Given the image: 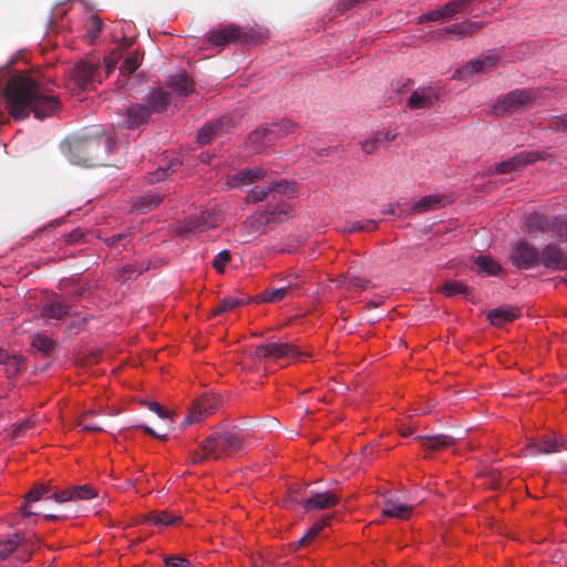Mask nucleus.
I'll return each instance as SVG.
<instances>
[{
	"mask_svg": "<svg viewBox=\"0 0 567 567\" xmlns=\"http://www.w3.org/2000/svg\"><path fill=\"white\" fill-rule=\"evenodd\" d=\"M84 234L80 229H73L70 234L66 236V243L75 244L82 239Z\"/></svg>",
	"mask_w": 567,
	"mask_h": 567,
	"instance_id": "338daca9",
	"label": "nucleus"
},
{
	"mask_svg": "<svg viewBox=\"0 0 567 567\" xmlns=\"http://www.w3.org/2000/svg\"><path fill=\"white\" fill-rule=\"evenodd\" d=\"M141 56L138 53H133L128 55L122 63L120 68V73L122 75L128 76L134 73L138 66L141 65Z\"/></svg>",
	"mask_w": 567,
	"mask_h": 567,
	"instance_id": "79ce46f5",
	"label": "nucleus"
},
{
	"mask_svg": "<svg viewBox=\"0 0 567 567\" xmlns=\"http://www.w3.org/2000/svg\"><path fill=\"white\" fill-rule=\"evenodd\" d=\"M540 265L547 269L567 270V255L557 245L549 244L540 251Z\"/></svg>",
	"mask_w": 567,
	"mask_h": 567,
	"instance_id": "f3484780",
	"label": "nucleus"
},
{
	"mask_svg": "<svg viewBox=\"0 0 567 567\" xmlns=\"http://www.w3.org/2000/svg\"><path fill=\"white\" fill-rule=\"evenodd\" d=\"M272 221H276L274 217L269 215V213L264 212L249 217L241 228L243 236L246 237V241H248L251 236L264 234L265 227Z\"/></svg>",
	"mask_w": 567,
	"mask_h": 567,
	"instance_id": "4be33fe9",
	"label": "nucleus"
},
{
	"mask_svg": "<svg viewBox=\"0 0 567 567\" xmlns=\"http://www.w3.org/2000/svg\"><path fill=\"white\" fill-rule=\"evenodd\" d=\"M245 446L246 440L231 430L216 431L199 443V449L207 450L215 461L231 457Z\"/></svg>",
	"mask_w": 567,
	"mask_h": 567,
	"instance_id": "20e7f679",
	"label": "nucleus"
},
{
	"mask_svg": "<svg viewBox=\"0 0 567 567\" xmlns=\"http://www.w3.org/2000/svg\"><path fill=\"white\" fill-rule=\"evenodd\" d=\"M377 135H380L381 137V143L382 142H392L398 136V133L396 132H393L391 130H386L382 133H378Z\"/></svg>",
	"mask_w": 567,
	"mask_h": 567,
	"instance_id": "774afa93",
	"label": "nucleus"
},
{
	"mask_svg": "<svg viewBox=\"0 0 567 567\" xmlns=\"http://www.w3.org/2000/svg\"><path fill=\"white\" fill-rule=\"evenodd\" d=\"M548 128L551 131H567V113L563 115L551 116L548 120Z\"/></svg>",
	"mask_w": 567,
	"mask_h": 567,
	"instance_id": "5fc2aeb1",
	"label": "nucleus"
},
{
	"mask_svg": "<svg viewBox=\"0 0 567 567\" xmlns=\"http://www.w3.org/2000/svg\"><path fill=\"white\" fill-rule=\"evenodd\" d=\"M220 404V398L217 395H204L197 399L189 410L183 424L198 423L206 416L213 414Z\"/></svg>",
	"mask_w": 567,
	"mask_h": 567,
	"instance_id": "9b49d317",
	"label": "nucleus"
},
{
	"mask_svg": "<svg viewBox=\"0 0 567 567\" xmlns=\"http://www.w3.org/2000/svg\"><path fill=\"white\" fill-rule=\"evenodd\" d=\"M301 491V487H291L288 492V496L286 498V503H292V504H301L302 501L298 498V494Z\"/></svg>",
	"mask_w": 567,
	"mask_h": 567,
	"instance_id": "680f3d73",
	"label": "nucleus"
},
{
	"mask_svg": "<svg viewBox=\"0 0 567 567\" xmlns=\"http://www.w3.org/2000/svg\"><path fill=\"white\" fill-rule=\"evenodd\" d=\"M442 16H441V12L440 10H433L429 13H425V14H422L419 17V23H423V22H426V21H442Z\"/></svg>",
	"mask_w": 567,
	"mask_h": 567,
	"instance_id": "bf43d9fd",
	"label": "nucleus"
},
{
	"mask_svg": "<svg viewBox=\"0 0 567 567\" xmlns=\"http://www.w3.org/2000/svg\"><path fill=\"white\" fill-rule=\"evenodd\" d=\"M182 520V516L173 515L168 512L152 513L143 516L142 522L156 526H172Z\"/></svg>",
	"mask_w": 567,
	"mask_h": 567,
	"instance_id": "72a5a7b5",
	"label": "nucleus"
},
{
	"mask_svg": "<svg viewBox=\"0 0 567 567\" xmlns=\"http://www.w3.org/2000/svg\"><path fill=\"white\" fill-rule=\"evenodd\" d=\"M328 525V519H324L322 522L316 523L312 525V527L308 530V537H311L315 539L319 533L323 529L324 526Z\"/></svg>",
	"mask_w": 567,
	"mask_h": 567,
	"instance_id": "052dcab7",
	"label": "nucleus"
},
{
	"mask_svg": "<svg viewBox=\"0 0 567 567\" xmlns=\"http://www.w3.org/2000/svg\"><path fill=\"white\" fill-rule=\"evenodd\" d=\"M165 567H189V560L179 556H167L164 558Z\"/></svg>",
	"mask_w": 567,
	"mask_h": 567,
	"instance_id": "6e6d98bb",
	"label": "nucleus"
},
{
	"mask_svg": "<svg viewBox=\"0 0 567 567\" xmlns=\"http://www.w3.org/2000/svg\"><path fill=\"white\" fill-rule=\"evenodd\" d=\"M290 289L291 286L266 289L258 296V299L265 302H277L282 300Z\"/></svg>",
	"mask_w": 567,
	"mask_h": 567,
	"instance_id": "58836bf2",
	"label": "nucleus"
},
{
	"mask_svg": "<svg viewBox=\"0 0 567 567\" xmlns=\"http://www.w3.org/2000/svg\"><path fill=\"white\" fill-rule=\"evenodd\" d=\"M539 159V155L533 152H520L513 157L501 162L496 165L495 172L497 174H508L514 171L522 169L527 164H533Z\"/></svg>",
	"mask_w": 567,
	"mask_h": 567,
	"instance_id": "a211bd4d",
	"label": "nucleus"
},
{
	"mask_svg": "<svg viewBox=\"0 0 567 567\" xmlns=\"http://www.w3.org/2000/svg\"><path fill=\"white\" fill-rule=\"evenodd\" d=\"M549 227L550 220L540 213H530L526 218V230L532 235L537 233L544 234L549 230Z\"/></svg>",
	"mask_w": 567,
	"mask_h": 567,
	"instance_id": "2f4dec72",
	"label": "nucleus"
},
{
	"mask_svg": "<svg viewBox=\"0 0 567 567\" xmlns=\"http://www.w3.org/2000/svg\"><path fill=\"white\" fill-rule=\"evenodd\" d=\"M380 145H381L380 135H375L374 137L361 143V147H362L363 152H365L367 154L374 153L379 148Z\"/></svg>",
	"mask_w": 567,
	"mask_h": 567,
	"instance_id": "4d7b16f0",
	"label": "nucleus"
},
{
	"mask_svg": "<svg viewBox=\"0 0 567 567\" xmlns=\"http://www.w3.org/2000/svg\"><path fill=\"white\" fill-rule=\"evenodd\" d=\"M483 28L482 22L466 20L454 23L444 29L445 34L457 35L458 38L472 35Z\"/></svg>",
	"mask_w": 567,
	"mask_h": 567,
	"instance_id": "c756f323",
	"label": "nucleus"
},
{
	"mask_svg": "<svg viewBox=\"0 0 567 567\" xmlns=\"http://www.w3.org/2000/svg\"><path fill=\"white\" fill-rule=\"evenodd\" d=\"M247 39V33L236 24H227L207 34L208 42L215 47H224L235 42H246Z\"/></svg>",
	"mask_w": 567,
	"mask_h": 567,
	"instance_id": "f8f14e48",
	"label": "nucleus"
},
{
	"mask_svg": "<svg viewBox=\"0 0 567 567\" xmlns=\"http://www.w3.org/2000/svg\"><path fill=\"white\" fill-rule=\"evenodd\" d=\"M148 410L155 412L158 416L166 419L168 417L167 412L157 402H147Z\"/></svg>",
	"mask_w": 567,
	"mask_h": 567,
	"instance_id": "0e129e2a",
	"label": "nucleus"
},
{
	"mask_svg": "<svg viewBox=\"0 0 567 567\" xmlns=\"http://www.w3.org/2000/svg\"><path fill=\"white\" fill-rule=\"evenodd\" d=\"M563 442H559L555 435H544L539 440H534L527 445V450L532 455L549 454L566 450Z\"/></svg>",
	"mask_w": 567,
	"mask_h": 567,
	"instance_id": "412c9836",
	"label": "nucleus"
},
{
	"mask_svg": "<svg viewBox=\"0 0 567 567\" xmlns=\"http://www.w3.org/2000/svg\"><path fill=\"white\" fill-rule=\"evenodd\" d=\"M54 341L44 334H35L32 338V347L43 354H49L54 349Z\"/></svg>",
	"mask_w": 567,
	"mask_h": 567,
	"instance_id": "a19ab883",
	"label": "nucleus"
},
{
	"mask_svg": "<svg viewBox=\"0 0 567 567\" xmlns=\"http://www.w3.org/2000/svg\"><path fill=\"white\" fill-rule=\"evenodd\" d=\"M437 100L439 94L435 87L422 86L411 93L406 101V105L411 110H425L430 109Z\"/></svg>",
	"mask_w": 567,
	"mask_h": 567,
	"instance_id": "dca6fc26",
	"label": "nucleus"
},
{
	"mask_svg": "<svg viewBox=\"0 0 567 567\" xmlns=\"http://www.w3.org/2000/svg\"><path fill=\"white\" fill-rule=\"evenodd\" d=\"M221 223V216L214 212H202L199 215L189 218L178 228L181 235H197L217 227Z\"/></svg>",
	"mask_w": 567,
	"mask_h": 567,
	"instance_id": "9d476101",
	"label": "nucleus"
},
{
	"mask_svg": "<svg viewBox=\"0 0 567 567\" xmlns=\"http://www.w3.org/2000/svg\"><path fill=\"white\" fill-rule=\"evenodd\" d=\"M377 228V221L373 219L349 221L343 227V231L352 234L355 231H372Z\"/></svg>",
	"mask_w": 567,
	"mask_h": 567,
	"instance_id": "ea45409f",
	"label": "nucleus"
},
{
	"mask_svg": "<svg viewBox=\"0 0 567 567\" xmlns=\"http://www.w3.org/2000/svg\"><path fill=\"white\" fill-rule=\"evenodd\" d=\"M509 259L518 269H533L540 265V251L526 240L513 245Z\"/></svg>",
	"mask_w": 567,
	"mask_h": 567,
	"instance_id": "6e6552de",
	"label": "nucleus"
},
{
	"mask_svg": "<svg viewBox=\"0 0 567 567\" xmlns=\"http://www.w3.org/2000/svg\"><path fill=\"white\" fill-rule=\"evenodd\" d=\"M423 450L436 452L445 450L454 444V439L449 435L439 434L432 436H417Z\"/></svg>",
	"mask_w": 567,
	"mask_h": 567,
	"instance_id": "393cba45",
	"label": "nucleus"
},
{
	"mask_svg": "<svg viewBox=\"0 0 567 567\" xmlns=\"http://www.w3.org/2000/svg\"><path fill=\"white\" fill-rule=\"evenodd\" d=\"M132 44V40L127 39V38H123L122 39V42L117 44L116 49H114L107 56L106 59L111 61V63H117L122 55H123V51L128 49Z\"/></svg>",
	"mask_w": 567,
	"mask_h": 567,
	"instance_id": "8fccbe9b",
	"label": "nucleus"
},
{
	"mask_svg": "<svg viewBox=\"0 0 567 567\" xmlns=\"http://www.w3.org/2000/svg\"><path fill=\"white\" fill-rule=\"evenodd\" d=\"M243 303V300L236 297H227L219 302V305L214 309L213 313L215 316L221 315L224 312L230 311Z\"/></svg>",
	"mask_w": 567,
	"mask_h": 567,
	"instance_id": "c03bdc74",
	"label": "nucleus"
},
{
	"mask_svg": "<svg viewBox=\"0 0 567 567\" xmlns=\"http://www.w3.org/2000/svg\"><path fill=\"white\" fill-rule=\"evenodd\" d=\"M163 198L162 194L148 190L134 199L133 207L137 212L145 214L157 207L163 202Z\"/></svg>",
	"mask_w": 567,
	"mask_h": 567,
	"instance_id": "a878e982",
	"label": "nucleus"
},
{
	"mask_svg": "<svg viewBox=\"0 0 567 567\" xmlns=\"http://www.w3.org/2000/svg\"><path fill=\"white\" fill-rule=\"evenodd\" d=\"M268 192H269V185L268 186H256L248 192L246 200H247V203H252V204L258 203V202H267Z\"/></svg>",
	"mask_w": 567,
	"mask_h": 567,
	"instance_id": "37998d69",
	"label": "nucleus"
},
{
	"mask_svg": "<svg viewBox=\"0 0 567 567\" xmlns=\"http://www.w3.org/2000/svg\"><path fill=\"white\" fill-rule=\"evenodd\" d=\"M296 193V186L288 181H277L269 184L267 209L264 213H269L275 220L281 221L280 216H287L291 212V205L286 202Z\"/></svg>",
	"mask_w": 567,
	"mask_h": 567,
	"instance_id": "39448f33",
	"label": "nucleus"
},
{
	"mask_svg": "<svg viewBox=\"0 0 567 567\" xmlns=\"http://www.w3.org/2000/svg\"><path fill=\"white\" fill-rule=\"evenodd\" d=\"M40 315L45 321H60L69 315V305L62 297L54 295L42 303Z\"/></svg>",
	"mask_w": 567,
	"mask_h": 567,
	"instance_id": "2eb2a0df",
	"label": "nucleus"
},
{
	"mask_svg": "<svg viewBox=\"0 0 567 567\" xmlns=\"http://www.w3.org/2000/svg\"><path fill=\"white\" fill-rule=\"evenodd\" d=\"M18 545L19 538L17 535H12L7 540L0 542V559H4Z\"/></svg>",
	"mask_w": 567,
	"mask_h": 567,
	"instance_id": "09e8293b",
	"label": "nucleus"
},
{
	"mask_svg": "<svg viewBox=\"0 0 567 567\" xmlns=\"http://www.w3.org/2000/svg\"><path fill=\"white\" fill-rule=\"evenodd\" d=\"M517 318V313L513 308H495L487 313L491 324L502 327L507 322H512Z\"/></svg>",
	"mask_w": 567,
	"mask_h": 567,
	"instance_id": "473e14b6",
	"label": "nucleus"
},
{
	"mask_svg": "<svg viewBox=\"0 0 567 567\" xmlns=\"http://www.w3.org/2000/svg\"><path fill=\"white\" fill-rule=\"evenodd\" d=\"M56 489L53 491L50 485L35 484L30 489V492L25 495L24 502L20 507L23 516L42 514V509L33 508L31 504L34 502H38L42 498L49 499V501H54V497H51L50 494L54 493Z\"/></svg>",
	"mask_w": 567,
	"mask_h": 567,
	"instance_id": "ddd939ff",
	"label": "nucleus"
},
{
	"mask_svg": "<svg viewBox=\"0 0 567 567\" xmlns=\"http://www.w3.org/2000/svg\"><path fill=\"white\" fill-rule=\"evenodd\" d=\"M224 121L218 120L216 122L207 123L204 125L199 131L197 135V141L200 145H207L209 144L213 138L217 135V133L223 128Z\"/></svg>",
	"mask_w": 567,
	"mask_h": 567,
	"instance_id": "c9c22d12",
	"label": "nucleus"
},
{
	"mask_svg": "<svg viewBox=\"0 0 567 567\" xmlns=\"http://www.w3.org/2000/svg\"><path fill=\"white\" fill-rule=\"evenodd\" d=\"M267 128L269 132V141L272 145L278 140L293 135L297 131V125L290 120H281L280 122L267 124Z\"/></svg>",
	"mask_w": 567,
	"mask_h": 567,
	"instance_id": "b1692460",
	"label": "nucleus"
},
{
	"mask_svg": "<svg viewBox=\"0 0 567 567\" xmlns=\"http://www.w3.org/2000/svg\"><path fill=\"white\" fill-rule=\"evenodd\" d=\"M254 357L259 360H277L282 358H295L302 360L303 358L309 357V354L300 351L298 347L291 343L268 342L257 346L254 351Z\"/></svg>",
	"mask_w": 567,
	"mask_h": 567,
	"instance_id": "0eeeda50",
	"label": "nucleus"
},
{
	"mask_svg": "<svg viewBox=\"0 0 567 567\" xmlns=\"http://www.w3.org/2000/svg\"><path fill=\"white\" fill-rule=\"evenodd\" d=\"M171 103V93L163 89L152 90L141 103H135L126 109L123 126L128 130L140 128L147 124L152 114H161Z\"/></svg>",
	"mask_w": 567,
	"mask_h": 567,
	"instance_id": "7ed1b4c3",
	"label": "nucleus"
},
{
	"mask_svg": "<svg viewBox=\"0 0 567 567\" xmlns=\"http://www.w3.org/2000/svg\"><path fill=\"white\" fill-rule=\"evenodd\" d=\"M167 86L181 97H186L195 91L194 81L186 72H177L167 80Z\"/></svg>",
	"mask_w": 567,
	"mask_h": 567,
	"instance_id": "5701e85b",
	"label": "nucleus"
},
{
	"mask_svg": "<svg viewBox=\"0 0 567 567\" xmlns=\"http://www.w3.org/2000/svg\"><path fill=\"white\" fill-rule=\"evenodd\" d=\"M231 254L229 250H221L218 252L214 260H213V267L219 272L223 274L225 271L226 265L230 261Z\"/></svg>",
	"mask_w": 567,
	"mask_h": 567,
	"instance_id": "de8ad7c7",
	"label": "nucleus"
},
{
	"mask_svg": "<svg viewBox=\"0 0 567 567\" xmlns=\"http://www.w3.org/2000/svg\"><path fill=\"white\" fill-rule=\"evenodd\" d=\"M447 203L449 199L445 196L426 195L412 206V212L415 214H422L429 210L444 207Z\"/></svg>",
	"mask_w": 567,
	"mask_h": 567,
	"instance_id": "cd10ccee",
	"label": "nucleus"
},
{
	"mask_svg": "<svg viewBox=\"0 0 567 567\" xmlns=\"http://www.w3.org/2000/svg\"><path fill=\"white\" fill-rule=\"evenodd\" d=\"M23 359L13 354L9 355V360L4 363V373L8 377L16 375L20 372L22 365H23Z\"/></svg>",
	"mask_w": 567,
	"mask_h": 567,
	"instance_id": "a18cd8bd",
	"label": "nucleus"
},
{
	"mask_svg": "<svg viewBox=\"0 0 567 567\" xmlns=\"http://www.w3.org/2000/svg\"><path fill=\"white\" fill-rule=\"evenodd\" d=\"M200 451L202 452L195 450V451L189 452L192 464H202L203 462H205L207 460H212V455L208 454L207 450H200Z\"/></svg>",
	"mask_w": 567,
	"mask_h": 567,
	"instance_id": "13d9d810",
	"label": "nucleus"
},
{
	"mask_svg": "<svg viewBox=\"0 0 567 567\" xmlns=\"http://www.w3.org/2000/svg\"><path fill=\"white\" fill-rule=\"evenodd\" d=\"M112 147L113 141L105 134L72 137L62 143V150L69 161L85 167L101 164Z\"/></svg>",
	"mask_w": 567,
	"mask_h": 567,
	"instance_id": "f03ea898",
	"label": "nucleus"
},
{
	"mask_svg": "<svg viewBox=\"0 0 567 567\" xmlns=\"http://www.w3.org/2000/svg\"><path fill=\"white\" fill-rule=\"evenodd\" d=\"M339 501V496L333 492L315 493L302 499V506L306 511H322L333 507Z\"/></svg>",
	"mask_w": 567,
	"mask_h": 567,
	"instance_id": "aec40b11",
	"label": "nucleus"
},
{
	"mask_svg": "<svg viewBox=\"0 0 567 567\" xmlns=\"http://www.w3.org/2000/svg\"><path fill=\"white\" fill-rule=\"evenodd\" d=\"M411 513L412 506L402 504L392 498H386L382 507V514L386 517L408 519Z\"/></svg>",
	"mask_w": 567,
	"mask_h": 567,
	"instance_id": "bb28decb",
	"label": "nucleus"
},
{
	"mask_svg": "<svg viewBox=\"0 0 567 567\" xmlns=\"http://www.w3.org/2000/svg\"><path fill=\"white\" fill-rule=\"evenodd\" d=\"M558 237L567 238V216H557L550 221V227Z\"/></svg>",
	"mask_w": 567,
	"mask_h": 567,
	"instance_id": "49530a36",
	"label": "nucleus"
},
{
	"mask_svg": "<svg viewBox=\"0 0 567 567\" xmlns=\"http://www.w3.org/2000/svg\"><path fill=\"white\" fill-rule=\"evenodd\" d=\"M132 44V40L127 39V38H123L122 39V42L117 44L116 49H114L107 56L106 59L111 61V63H117L122 55H123V51L128 49Z\"/></svg>",
	"mask_w": 567,
	"mask_h": 567,
	"instance_id": "3c124183",
	"label": "nucleus"
},
{
	"mask_svg": "<svg viewBox=\"0 0 567 567\" xmlns=\"http://www.w3.org/2000/svg\"><path fill=\"white\" fill-rule=\"evenodd\" d=\"M497 61L498 58L494 54L477 56L472 59L462 70H458V72L464 76L487 73L496 66Z\"/></svg>",
	"mask_w": 567,
	"mask_h": 567,
	"instance_id": "6ab92c4d",
	"label": "nucleus"
},
{
	"mask_svg": "<svg viewBox=\"0 0 567 567\" xmlns=\"http://www.w3.org/2000/svg\"><path fill=\"white\" fill-rule=\"evenodd\" d=\"M441 291L446 297L462 296L464 298H470L472 295V288L457 280L445 281L441 287Z\"/></svg>",
	"mask_w": 567,
	"mask_h": 567,
	"instance_id": "f704fd0d",
	"label": "nucleus"
},
{
	"mask_svg": "<svg viewBox=\"0 0 567 567\" xmlns=\"http://www.w3.org/2000/svg\"><path fill=\"white\" fill-rule=\"evenodd\" d=\"M536 93L532 90L517 89L502 96L494 106L496 115L517 112L532 105Z\"/></svg>",
	"mask_w": 567,
	"mask_h": 567,
	"instance_id": "423d86ee",
	"label": "nucleus"
},
{
	"mask_svg": "<svg viewBox=\"0 0 567 567\" xmlns=\"http://www.w3.org/2000/svg\"><path fill=\"white\" fill-rule=\"evenodd\" d=\"M72 79L79 87L90 89L102 83L103 73L96 62L93 60H84L74 66Z\"/></svg>",
	"mask_w": 567,
	"mask_h": 567,
	"instance_id": "1a4fd4ad",
	"label": "nucleus"
},
{
	"mask_svg": "<svg viewBox=\"0 0 567 567\" xmlns=\"http://www.w3.org/2000/svg\"><path fill=\"white\" fill-rule=\"evenodd\" d=\"M338 281L348 289L354 288L358 290H368L371 285L369 279L349 274L341 276Z\"/></svg>",
	"mask_w": 567,
	"mask_h": 567,
	"instance_id": "4c0bfd02",
	"label": "nucleus"
},
{
	"mask_svg": "<svg viewBox=\"0 0 567 567\" xmlns=\"http://www.w3.org/2000/svg\"><path fill=\"white\" fill-rule=\"evenodd\" d=\"M126 238H127V236L125 234L118 233V234H115V235H112V236L107 237L105 239V243L109 246L115 247L117 245H121L122 241H124Z\"/></svg>",
	"mask_w": 567,
	"mask_h": 567,
	"instance_id": "e2e57ef3",
	"label": "nucleus"
},
{
	"mask_svg": "<svg viewBox=\"0 0 567 567\" xmlns=\"http://www.w3.org/2000/svg\"><path fill=\"white\" fill-rule=\"evenodd\" d=\"M472 2V0H452L447 2L445 6V11L450 13L451 17L463 12L464 9Z\"/></svg>",
	"mask_w": 567,
	"mask_h": 567,
	"instance_id": "603ef678",
	"label": "nucleus"
},
{
	"mask_svg": "<svg viewBox=\"0 0 567 567\" xmlns=\"http://www.w3.org/2000/svg\"><path fill=\"white\" fill-rule=\"evenodd\" d=\"M6 109L16 120H24L32 113L43 120L55 114L60 100L49 89L43 87L29 74L12 75L4 89Z\"/></svg>",
	"mask_w": 567,
	"mask_h": 567,
	"instance_id": "f257e3e1",
	"label": "nucleus"
},
{
	"mask_svg": "<svg viewBox=\"0 0 567 567\" xmlns=\"http://www.w3.org/2000/svg\"><path fill=\"white\" fill-rule=\"evenodd\" d=\"M87 32L92 37V39H95L103 29V21L101 18L96 14H92L87 21Z\"/></svg>",
	"mask_w": 567,
	"mask_h": 567,
	"instance_id": "864d4df0",
	"label": "nucleus"
},
{
	"mask_svg": "<svg viewBox=\"0 0 567 567\" xmlns=\"http://www.w3.org/2000/svg\"><path fill=\"white\" fill-rule=\"evenodd\" d=\"M266 176V171L262 167L256 166L249 169H243L234 175L233 179L235 186H245L262 179Z\"/></svg>",
	"mask_w": 567,
	"mask_h": 567,
	"instance_id": "7c9ffc66",
	"label": "nucleus"
},
{
	"mask_svg": "<svg viewBox=\"0 0 567 567\" xmlns=\"http://www.w3.org/2000/svg\"><path fill=\"white\" fill-rule=\"evenodd\" d=\"M51 497H54V502L62 504L65 502H75L80 499H91L97 495L95 488L91 485H79L71 486L65 489L55 491L50 494Z\"/></svg>",
	"mask_w": 567,
	"mask_h": 567,
	"instance_id": "4468645a",
	"label": "nucleus"
},
{
	"mask_svg": "<svg viewBox=\"0 0 567 567\" xmlns=\"http://www.w3.org/2000/svg\"><path fill=\"white\" fill-rule=\"evenodd\" d=\"M475 266L478 271L489 276H495L502 271L501 265L489 256H478L475 259Z\"/></svg>",
	"mask_w": 567,
	"mask_h": 567,
	"instance_id": "e433bc0d",
	"label": "nucleus"
},
{
	"mask_svg": "<svg viewBox=\"0 0 567 567\" xmlns=\"http://www.w3.org/2000/svg\"><path fill=\"white\" fill-rule=\"evenodd\" d=\"M247 143L255 153H260L266 146L271 145L267 125H262L254 130L248 135Z\"/></svg>",
	"mask_w": 567,
	"mask_h": 567,
	"instance_id": "c85d7f7f",
	"label": "nucleus"
},
{
	"mask_svg": "<svg viewBox=\"0 0 567 567\" xmlns=\"http://www.w3.org/2000/svg\"><path fill=\"white\" fill-rule=\"evenodd\" d=\"M79 425L82 426L83 431H91V432H102L103 427L93 423V422H85V419H82L79 423Z\"/></svg>",
	"mask_w": 567,
	"mask_h": 567,
	"instance_id": "69168bd1",
	"label": "nucleus"
}]
</instances>
